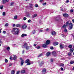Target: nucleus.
Masks as SVG:
<instances>
[{"mask_svg": "<svg viewBox=\"0 0 74 74\" xmlns=\"http://www.w3.org/2000/svg\"><path fill=\"white\" fill-rule=\"evenodd\" d=\"M22 28L23 29H26L27 28V25L24 24L22 26Z\"/></svg>", "mask_w": 74, "mask_h": 74, "instance_id": "6", "label": "nucleus"}, {"mask_svg": "<svg viewBox=\"0 0 74 74\" xmlns=\"http://www.w3.org/2000/svg\"><path fill=\"white\" fill-rule=\"evenodd\" d=\"M36 48H37V49H40V46H37V47H36Z\"/></svg>", "mask_w": 74, "mask_h": 74, "instance_id": "37", "label": "nucleus"}, {"mask_svg": "<svg viewBox=\"0 0 74 74\" xmlns=\"http://www.w3.org/2000/svg\"><path fill=\"white\" fill-rule=\"evenodd\" d=\"M5 63H7L8 62V60L6 59H5Z\"/></svg>", "mask_w": 74, "mask_h": 74, "instance_id": "47", "label": "nucleus"}, {"mask_svg": "<svg viewBox=\"0 0 74 74\" xmlns=\"http://www.w3.org/2000/svg\"><path fill=\"white\" fill-rule=\"evenodd\" d=\"M72 21L73 23H74V19L72 20Z\"/></svg>", "mask_w": 74, "mask_h": 74, "instance_id": "64", "label": "nucleus"}, {"mask_svg": "<svg viewBox=\"0 0 74 74\" xmlns=\"http://www.w3.org/2000/svg\"><path fill=\"white\" fill-rule=\"evenodd\" d=\"M63 16H65V17L69 16V14H68L66 13H65L64 14H63Z\"/></svg>", "mask_w": 74, "mask_h": 74, "instance_id": "11", "label": "nucleus"}, {"mask_svg": "<svg viewBox=\"0 0 74 74\" xmlns=\"http://www.w3.org/2000/svg\"><path fill=\"white\" fill-rule=\"evenodd\" d=\"M29 8H32L33 7V4L30 3H29Z\"/></svg>", "mask_w": 74, "mask_h": 74, "instance_id": "20", "label": "nucleus"}, {"mask_svg": "<svg viewBox=\"0 0 74 74\" xmlns=\"http://www.w3.org/2000/svg\"><path fill=\"white\" fill-rule=\"evenodd\" d=\"M2 3L3 4H5L6 3V1L5 0H2Z\"/></svg>", "mask_w": 74, "mask_h": 74, "instance_id": "17", "label": "nucleus"}, {"mask_svg": "<svg viewBox=\"0 0 74 74\" xmlns=\"http://www.w3.org/2000/svg\"><path fill=\"white\" fill-rule=\"evenodd\" d=\"M54 45H58V42H56L54 43Z\"/></svg>", "mask_w": 74, "mask_h": 74, "instance_id": "25", "label": "nucleus"}, {"mask_svg": "<svg viewBox=\"0 0 74 74\" xmlns=\"http://www.w3.org/2000/svg\"><path fill=\"white\" fill-rule=\"evenodd\" d=\"M37 14H35L34 15H32V18H34L35 17H36V16H37Z\"/></svg>", "mask_w": 74, "mask_h": 74, "instance_id": "14", "label": "nucleus"}, {"mask_svg": "<svg viewBox=\"0 0 74 74\" xmlns=\"http://www.w3.org/2000/svg\"><path fill=\"white\" fill-rule=\"evenodd\" d=\"M72 47H73V46H72V45H69V46H68V47H69V48H72Z\"/></svg>", "mask_w": 74, "mask_h": 74, "instance_id": "33", "label": "nucleus"}, {"mask_svg": "<svg viewBox=\"0 0 74 74\" xmlns=\"http://www.w3.org/2000/svg\"><path fill=\"white\" fill-rule=\"evenodd\" d=\"M11 73L12 74H14L15 73V71L13 70L12 71Z\"/></svg>", "mask_w": 74, "mask_h": 74, "instance_id": "24", "label": "nucleus"}, {"mask_svg": "<svg viewBox=\"0 0 74 74\" xmlns=\"http://www.w3.org/2000/svg\"><path fill=\"white\" fill-rule=\"evenodd\" d=\"M46 56H48L51 55V52L49 51L46 53Z\"/></svg>", "mask_w": 74, "mask_h": 74, "instance_id": "9", "label": "nucleus"}, {"mask_svg": "<svg viewBox=\"0 0 74 74\" xmlns=\"http://www.w3.org/2000/svg\"><path fill=\"white\" fill-rule=\"evenodd\" d=\"M56 21H57V22H59V20H58V19H56Z\"/></svg>", "mask_w": 74, "mask_h": 74, "instance_id": "54", "label": "nucleus"}, {"mask_svg": "<svg viewBox=\"0 0 74 74\" xmlns=\"http://www.w3.org/2000/svg\"><path fill=\"white\" fill-rule=\"evenodd\" d=\"M27 36V34H22L21 37H24Z\"/></svg>", "mask_w": 74, "mask_h": 74, "instance_id": "10", "label": "nucleus"}, {"mask_svg": "<svg viewBox=\"0 0 74 74\" xmlns=\"http://www.w3.org/2000/svg\"><path fill=\"white\" fill-rule=\"evenodd\" d=\"M14 3L13 2L11 3L10 4L11 6H12V5H14Z\"/></svg>", "mask_w": 74, "mask_h": 74, "instance_id": "41", "label": "nucleus"}, {"mask_svg": "<svg viewBox=\"0 0 74 74\" xmlns=\"http://www.w3.org/2000/svg\"><path fill=\"white\" fill-rule=\"evenodd\" d=\"M23 20H24V21H25V20H26V17H24L23 18Z\"/></svg>", "mask_w": 74, "mask_h": 74, "instance_id": "49", "label": "nucleus"}, {"mask_svg": "<svg viewBox=\"0 0 74 74\" xmlns=\"http://www.w3.org/2000/svg\"><path fill=\"white\" fill-rule=\"evenodd\" d=\"M45 71H46V69H43L42 72H45Z\"/></svg>", "mask_w": 74, "mask_h": 74, "instance_id": "36", "label": "nucleus"}, {"mask_svg": "<svg viewBox=\"0 0 74 74\" xmlns=\"http://www.w3.org/2000/svg\"><path fill=\"white\" fill-rule=\"evenodd\" d=\"M64 47H63L62 45L61 44L60 45V47L61 49L63 48Z\"/></svg>", "mask_w": 74, "mask_h": 74, "instance_id": "12", "label": "nucleus"}, {"mask_svg": "<svg viewBox=\"0 0 74 74\" xmlns=\"http://www.w3.org/2000/svg\"><path fill=\"white\" fill-rule=\"evenodd\" d=\"M49 30V28H47L46 29V31H48V30Z\"/></svg>", "mask_w": 74, "mask_h": 74, "instance_id": "60", "label": "nucleus"}, {"mask_svg": "<svg viewBox=\"0 0 74 74\" xmlns=\"http://www.w3.org/2000/svg\"><path fill=\"white\" fill-rule=\"evenodd\" d=\"M68 55L69 56H71V55H72V54L71 53L69 52L68 54Z\"/></svg>", "mask_w": 74, "mask_h": 74, "instance_id": "29", "label": "nucleus"}, {"mask_svg": "<svg viewBox=\"0 0 74 74\" xmlns=\"http://www.w3.org/2000/svg\"><path fill=\"white\" fill-rule=\"evenodd\" d=\"M50 49H53V47H50Z\"/></svg>", "mask_w": 74, "mask_h": 74, "instance_id": "45", "label": "nucleus"}, {"mask_svg": "<svg viewBox=\"0 0 74 74\" xmlns=\"http://www.w3.org/2000/svg\"><path fill=\"white\" fill-rule=\"evenodd\" d=\"M24 63V61L23 60H21V66H22L23 65V64Z\"/></svg>", "mask_w": 74, "mask_h": 74, "instance_id": "13", "label": "nucleus"}, {"mask_svg": "<svg viewBox=\"0 0 74 74\" xmlns=\"http://www.w3.org/2000/svg\"><path fill=\"white\" fill-rule=\"evenodd\" d=\"M16 26V25H15V24H14L13 25V27H15V26Z\"/></svg>", "mask_w": 74, "mask_h": 74, "instance_id": "57", "label": "nucleus"}, {"mask_svg": "<svg viewBox=\"0 0 74 74\" xmlns=\"http://www.w3.org/2000/svg\"><path fill=\"white\" fill-rule=\"evenodd\" d=\"M61 70H62V71H63V68H61Z\"/></svg>", "mask_w": 74, "mask_h": 74, "instance_id": "58", "label": "nucleus"}, {"mask_svg": "<svg viewBox=\"0 0 74 74\" xmlns=\"http://www.w3.org/2000/svg\"><path fill=\"white\" fill-rule=\"evenodd\" d=\"M16 26L17 27H20L21 26V25L19 24H16Z\"/></svg>", "mask_w": 74, "mask_h": 74, "instance_id": "19", "label": "nucleus"}, {"mask_svg": "<svg viewBox=\"0 0 74 74\" xmlns=\"http://www.w3.org/2000/svg\"><path fill=\"white\" fill-rule=\"evenodd\" d=\"M5 26H6V27H7L8 26V23H6L5 25Z\"/></svg>", "mask_w": 74, "mask_h": 74, "instance_id": "39", "label": "nucleus"}, {"mask_svg": "<svg viewBox=\"0 0 74 74\" xmlns=\"http://www.w3.org/2000/svg\"><path fill=\"white\" fill-rule=\"evenodd\" d=\"M10 60H12V57L10 56Z\"/></svg>", "mask_w": 74, "mask_h": 74, "instance_id": "50", "label": "nucleus"}, {"mask_svg": "<svg viewBox=\"0 0 74 74\" xmlns=\"http://www.w3.org/2000/svg\"><path fill=\"white\" fill-rule=\"evenodd\" d=\"M42 31H43V30L40 29V30H39V32H42Z\"/></svg>", "mask_w": 74, "mask_h": 74, "instance_id": "46", "label": "nucleus"}, {"mask_svg": "<svg viewBox=\"0 0 74 74\" xmlns=\"http://www.w3.org/2000/svg\"><path fill=\"white\" fill-rule=\"evenodd\" d=\"M16 58H17V57H16V56H14L13 57V60H16Z\"/></svg>", "mask_w": 74, "mask_h": 74, "instance_id": "23", "label": "nucleus"}, {"mask_svg": "<svg viewBox=\"0 0 74 74\" xmlns=\"http://www.w3.org/2000/svg\"><path fill=\"white\" fill-rule=\"evenodd\" d=\"M69 24V21H67L66 23V26H68V25Z\"/></svg>", "mask_w": 74, "mask_h": 74, "instance_id": "35", "label": "nucleus"}, {"mask_svg": "<svg viewBox=\"0 0 74 74\" xmlns=\"http://www.w3.org/2000/svg\"><path fill=\"white\" fill-rule=\"evenodd\" d=\"M21 73H22V74H23L25 73V70H23L21 71Z\"/></svg>", "mask_w": 74, "mask_h": 74, "instance_id": "21", "label": "nucleus"}, {"mask_svg": "<svg viewBox=\"0 0 74 74\" xmlns=\"http://www.w3.org/2000/svg\"><path fill=\"white\" fill-rule=\"evenodd\" d=\"M35 7H38V5H37V4H36L35 5Z\"/></svg>", "mask_w": 74, "mask_h": 74, "instance_id": "42", "label": "nucleus"}, {"mask_svg": "<svg viewBox=\"0 0 74 74\" xmlns=\"http://www.w3.org/2000/svg\"><path fill=\"white\" fill-rule=\"evenodd\" d=\"M27 16H28V17H30V14H28L27 15Z\"/></svg>", "mask_w": 74, "mask_h": 74, "instance_id": "48", "label": "nucleus"}, {"mask_svg": "<svg viewBox=\"0 0 74 74\" xmlns=\"http://www.w3.org/2000/svg\"><path fill=\"white\" fill-rule=\"evenodd\" d=\"M6 33V32H5V31H4L3 32V33H4V34H5Z\"/></svg>", "mask_w": 74, "mask_h": 74, "instance_id": "53", "label": "nucleus"}, {"mask_svg": "<svg viewBox=\"0 0 74 74\" xmlns=\"http://www.w3.org/2000/svg\"><path fill=\"white\" fill-rule=\"evenodd\" d=\"M24 53H25V50H23L22 51V54H23Z\"/></svg>", "mask_w": 74, "mask_h": 74, "instance_id": "43", "label": "nucleus"}, {"mask_svg": "<svg viewBox=\"0 0 74 74\" xmlns=\"http://www.w3.org/2000/svg\"><path fill=\"white\" fill-rule=\"evenodd\" d=\"M29 9H30V10H31L32 11L34 9H33V7H31V8H29Z\"/></svg>", "mask_w": 74, "mask_h": 74, "instance_id": "34", "label": "nucleus"}, {"mask_svg": "<svg viewBox=\"0 0 74 74\" xmlns=\"http://www.w3.org/2000/svg\"><path fill=\"white\" fill-rule=\"evenodd\" d=\"M31 21V20H28V23H30V22Z\"/></svg>", "mask_w": 74, "mask_h": 74, "instance_id": "51", "label": "nucleus"}, {"mask_svg": "<svg viewBox=\"0 0 74 74\" xmlns=\"http://www.w3.org/2000/svg\"><path fill=\"white\" fill-rule=\"evenodd\" d=\"M17 16H16L14 17V19H17Z\"/></svg>", "mask_w": 74, "mask_h": 74, "instance_id": "38", "label": "nucleus"}, {"mask_svg": "<svg viewBox=\"0 0 74 74\" xmlns=\"http://www.w3.org/2000/svg\"><path fill=\"white\" fill-rule=\"evenodd\" d=\"M73 51H74V49L73 48H71L70 49V52H71L72 53V52H73Z\"/></svg>", "mask_w": 74, "mask_h": 74, "instance_id": "18", "label": "nucleus"}, {"mask_svg": "<svg viewBox=\"0 0 74 74\" xmlns=\"http://www.w3.org/2000/svg\"><path fill=\"white\" fill-rule=\"evenodd\" d=\"M52 53L53 54V55L54 56H56V53L55 51H53L52 52Z\"/></svg>", "mask_w": 74, "mask_h": 74, "instance_id": "16", "label": "nucleus"}, {"mask_svg": "<svg viewBox=\"0 0 74 74\" xmlns=\"http://www.w3.org/2000/svg\"><path fill=\"white\" fill-rule=\"evenodd\" d=\"M5 12H3L2 13V15L3 16H5Z\"/></svg>", "mask_w": 74, "mask_h": 74, "instance_id": "31", "label": "nucleus"}, {"mask_svg": "<svg viewBox=\"0 0 74 74\" xmlns=\"http://www.w3.org/2000/svg\"><path fill=\"white\" fill-rule=\"evenodd\" d=\"M50 43V40H47L46 42V44L47 45H49Z\"/></svg>", "mask_w": 74, "mask_h": 74, "instance_id": "8", "label": "nucleus"}, {"mask_svg": "<svg viewBox=\"0 0 74 74\" xmlns=\"http://www.w3.org/2000/svg\"><path fill=\"white\" fill-rule=\"evenodd\" d=\"M35 33H36V30H34L32 32V34H35Z\"/></svg>", "mask_w": 74, "mask_h": 74, "instance_id": "30", "label": "nucleus"}, {"mask_svg": "<svg viewBox=\"0 0 74 74\" xmlns=\"http://www.w3.org/2000/svg\"><path fill=\"white\" fill-rule=\"evenodd\" d=\"M74 63V61H71L70 62V64H73Z\"/></svg>", "mask_w": 74, "mask_h": 74, "instance_id": "26", "label": "nucleus"}, {"mask_svg": "<svg viewBox=\"0 0 74 74\" xmlns=\"http://www.w3.org/2000/svg\"><path fill=\"white\" fill-rule=\"evenodd\" d=\"M41 56H42V53H40L38 55V58H40V57H41Z\"/></svg>", "mask_w": 74, "mask_h": 74, "instance_id": "22", "label": "nucleus"}, {"mask_svg": "<svg viewBox=\"0 0 74 74\" xmlns=\"http://www.w3.org/2000/svg\"><path fill=\"white\" fill-rule=\"evenodd\" d=\"M47 44H44L43 45L42 47L43 48H47Z\"/></svg>", "mask_w": 74, "mask_h": 74, "instance_id": "15", "label": "nucleus"}, {"mask_svg": "<svg viewBox=\"0 0 74 74\" xmlns=\"http://www.w3.org/2000/svg\"><path fill=\"white\" fill-rule=\"evenodd\" d=\"M69 0H67L66 1V3H69Z\"/></svg>", "mask_w": 74, "mask_h": 74, "instance_id": "55", "label": "nucleus"}, {"mask_svg": "<svg viewBox=\"0 0 74 74\" xmlns=\"http://www.w3.org/2000/svg\"><path fill=\"white\" fill-rule=\"evenodd\" d=\"M19 73H20V71H18L17 73L19 74Z\"/></svg>", "mask_w": 74, "mask_h": 74, "instance_id": "63", "label": "nucleus"}, {"mask_svg": "<svg viewBox=\"0 0 74 74\" xmlns=\"http://www.w3.org/2000/svg\"><path fill=\"white\" fill-rule=\"evenodd\" d=\"M60 67L64 66V64H61L59 65Z\"/></svg>", "mask_w": 74, "mask_h": 74, "instance_id": "28", "label": "nucleus"}, {"mask_svg": "<svg viewBox=\"0 0 74 74\" xmlns=\"http://www.w3.org/2000/svg\"><path fill=\"white\" fill-rule=\"evenodd\" d=\"M12 66V64H11V63L10 64L9 66Z\"/></svg>", "mask_w": 74, "mask_h": 74, "instance_id": "62", "label": "nucleus"}, {"mask_svg": "<svg viewBox=\"0 0 74 74\" xmlns=\"http://www.w3.org/2000/svg\"><path fill=\"white\" fill-rule=\"evenodd\" d=\"M30 64H33V63H34L33 62H30Z\"/></svg>", "mask_w": 74, "mask_h": 74, "instance_id": "61", "label": "nucleus"}, {"mask_svg": "<svg viewBox=\"0 0 74 74\" xmlns=\"http://www.w3.org/2000/svg\"><path fill=\"white\" fill-rule=\"evenodd\" d=\"M46 4L47 3H42V5H46Z\"/></svg>", "mask_w": 74, "mask_h": 74, "instance_id": "44", "label": "nucleus"}, {"mask_svg": "<svg viewBox=\"0 0 74 74\" xmlns=\"http://www.w3.org/2000/svg\"><path fill=\"white\" fill-rule=\"evenodd\" d=\"M51 34L53 36H55L56 35V32L54 31L51 32Z\"/></svg>", "mask_w": 74, "mask_h": 74, "instance_id": "7", "label": "nucleus"}, {"mask_svg": "<svg viewBox=\"0 0 74 74\" xmlns=\"http://www.w3.org/2000/svg\"><path fill=\"white\" fill-rule=\"evenodd\" d=\"M38 62L39 63V65L40 67H41L42 65H43V64H44V62L43 61H41L40 63V61H38Z\"/></svg>", "mask_w": 74, "mask_h": 74, "instance_id": "5", "label": "nucleus"}, {"mask_svg": "<svg viewBox=\"0 0 74 74\" xmlns=\"http://www.w3.org/2000/svg\"><path fill=\"white\" fill-rule=\"evenodd\" d=\"M25 63H27V66L28 65H30V60L29 59H27L25 61Z\"/></svg>", "mask_w": 74, "mask_h": 74, "instance_id": "3", "label": "nucleus"}, {"mask_svg": "<svg viewBox=\"0 0 74 74\" xmlns=\"http://www.w3.org/2000/svg\"><path fill=\"white\" fill-rule=\"evenodd\" d=\"M64 32L65 33H66L67 32V29L65 28L64 31Z\"/></svg>", "mask_w": 74, "mask_h": 74, "instance_id": "27", "label": "nucleus"}, {"mask_svg": "<svg viewBox=\"0 0 74 74\" xmlns=\"http://www.w3.org/2000/svg\"><path fill=\"white\" fill-rule=\"evenodd\" d=\"M6 49H7L8 51H10V47H8Z\"/></svg>", "mask_w": 74, "mask_h": 74, "instance_id": "32", "label": "nucleus"}, {"mask_svg": "<svg viewBox=\"0 0 74 74\" xmlns=\"http://www.w3.org/2000/svg\"><path fill=\"white\" fill-rule=\"evenodd\" d=\"M66 26V25H64L62 27H64Z\"/></svg>", "mask_w": 74, "mask_h": 74, "instance_id": "59", "label": "nucleus"}, {"mask_svg": "<svg viewBox=\"0 0 74 74\" xmlns=\"http://www.w3.org/2000/svg\"><path fill=\"white\" fill-rule=\"evenodd\" d=\"M73 11H74V10H71V12H73Z\"/></svg>", "mask_w": 74, "mask_h": 74, "instance_id": "52", "label": "nucleus"}, {"mask_svg": "<svg viewBox=\"0 0 74 74\" xmlns=\"http://www.w3.org/2000/svg\"><path fill=\"white\" fill-rule=\"evenodd\" d=\"M23 48H25L26 51H28L29 50V46L27 45V43H25L24 45L23 46Z\"/></svg>", "mask_w": 74, "mask_h": 74, "instance_id": "2", "label": "nucleus"}, {"mask_svg": "<svg viewBox=\"0 0 74 74\" xmlns=\"http://www.w3.org/2000/svg\"><path fill=\"white\" fill-rule=\"evenodd\" d=\"M0 8V9H3V5L1 6Z\"/></svg>", "mask_w": 74, "mask_h": 74, "instance_id": "40", "label": "nucleus"}, {"mask_svg": "<svg viewBox=\"0 0 74 74\" xmlns=\"http://www.w3.org/2000/svg\"><path fill=\"white\" fill-rule=\"evenodd\" d=\"M28 30H30V27H28Z\"/></svg>", "mask_w": 74, "mask_h": 74, "instance_id": "56", "label": "nucleus"}, {"mask_svg": "<svg viewBox=\"0 0 74 74\" xmlns=\"http://www.w3.org/2000/svg\"><path fill=\"white\" fill-rule=\"evenodd\" d=\"M19 31V29L17 28H14L12 30V32H14V34L15 35H18Z\"/></svg>", "mask_w": 74, "mask_h": 74, "instance_id": "1", "label": "nucleus"}, {"mask_svg": "<svg viewBox=\"0 0 74 74\" xmlns=\"http://www.w3.org/2000/svg\"><path fill=\"white\" fill-rule=\"evenodd\" d=\"M73 24L71 23H70L69 24V30H71L72 29V28H73Z\"/></svg>", "mask_w": 74, "mask_h": 74, "instance_id": "4", "label": "nucleus"}]
</instances>
